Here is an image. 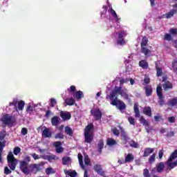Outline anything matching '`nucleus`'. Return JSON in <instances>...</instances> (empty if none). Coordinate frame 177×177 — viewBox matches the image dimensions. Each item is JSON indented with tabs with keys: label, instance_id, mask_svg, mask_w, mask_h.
Listing matches in <instances>:
<instances>
[{
	"label": "nucleus",
	"instance_id": "nucleus-1",
	"mask_svg": "<svg viewBox=\"0 0 177 177\" xmlns=\"http://www.w3.org/2000/svg\"><path fill=\"white\" fill-rule=\"evenodd\" d=\"M122 87L121 86H115V89L112 91L109 95H106V100L111 101V104L112 106H118L120 111H124L125 109H127V105L122 100H118V94L121 95L122 92Z\"/></svg>",
	"mask_w": 177,
	"mask_h": 177
},
{
	"label": "nucleus",
	"instance_id": "nucleus-2",
	"mask_svg": "<svg viewBox=\"0 0 177 177\" xmlns=\"http://www.w3.org/2000/svg\"><path fill=\"white\" fill-rule=\"evenodd\" d=\"M19 168L25 175H28L29 174H37L42 171V166L39 164H32L30 165L28 167V162L26 161H21L19 165Z\"/></svg>",
	"mask_w": 177,
	"mask_h": 177
},
{
	"label": "nucleus",
	"instance_id": "nucleus-3",
	"mask_svg": "<svg viewBox=\"0 0 177 177\" xmlns=\"http://www.w3.org/2000/svg\"><path fill=\"white\" fill-rule=\"evenodd\" d=\"M7 161L8 165L11 171H15L17 165V159L15 158V156L12 152H9L7 156Z\"/></svg>",
	"mask_w": 177,
	"mask_h": 177
},
{
	"label": "nucleus",
	"instance_id": "nucleus-4",
	"mask_svg": "<svg viewBox=\"0 0 177 177\" xmlns=\"http://www.w3.org/2000/svg\"><path fill=\"white\" fill-rule=\"evenodd\" d=\"M149 39H147L146 37H144L141 41V53H144L145 56H150V54L151 53V50L146 48Z\"/></svg>",
	"mask_w": 177,
	"mask_h": 177
},
{
	"label": "nucleus",
	"instance_id": "nucleus-5",
	"mask_svg": "<svg viewBox=\"0 0 177 177\" xmlns=\"http://www.w3.org/2000/svg\"><path fill=\"white\" fill-rule=\"evenodd\" d=\"M1 122L4 125H13L16 122V118L15 116L6 114L1 118Z\"/></svg>",
	"mask_w": 177,
	"mask_h": 177
},
{
	"label": "nucleus",
	"instance_id": "nucleus-6",
	"mask_svg": "<svg viewBox=\"0 0 177 177\" xmlns=\"http://www.w3.org/2000/svg\"><path fill=\"white\" fill-rule=\"evenodd\" d=\"M168 77L167 76L162 77V82H164L162 84V88L164 91H169V89H172L174 88V85L171 82L168 81Z\"/></svg>",
	"mask_w": 177,
	"mask_h": 177
},
{
	"label": "nucleus",
	"instance_id": "nucleus-7",
	"mask_svg": "<svg viewBox=\"0 0 177 177\" xmlns=\"http://www.w3.org/2000/svg\"><path fill=\"white\" fill-rule=\"evenodd\" d=\"M91 114L94 117L95 121H100L103 115L102 113V111H100V109H99L95 110L91 109Z\"/></svg>",
	"mask_w": 177,
	"mask_h": 177
},
{
	"label": "nucleus",
	"instance_id": "nucleus-8",
	"mask_svg": "<svg viewBox=\"0 0 177 177\" xmlns=\"http://www.w3.org/2000/svg\"><path fill=\"white\" fill-rule=\"evenodd\" d=\"M93 170L95 172H97L98 175L100 176L106 177V172L103 171V168H102V165L99 164H95L93 166Z\"/></svg>",
	"mask_w": 177,
	"mask_h": 177
},
{
	"label": "nucleus",
	"instance_id": "nucleus-9",
	"mask_svg": "<svg viewBox=\"0 0 177 177\" xmlns=\"http://www.w3.org/2000/svg\"><path fill=\"white\" fill-rule=\"evenodd\" d=\"M124 37H127V32L123 30L118 33V39L117 41L118 45H125Z\"/></svg>",
	"mask_w": 177,
	"mask_h": 177
},
{
	"label": "nucleus",
	"instance_id": "nucleus-10",
	"mask_svg": "<svg viewBox=\"0 0 177 177\" xmlns=\"http://www.w3.org/2000/svg\"><path fill=\"white\" fill-rule=\"evenodd\" d=\"M120 129H121V140L123 145H127L128 143V140H129V137H128V134H127V132H125V131L122 130V128H121V127H120Z\"/></svg>",
	"mask_w": 177,
	"mask_h": 177
},
{
	"label": "nucleus",
	"instance_id": "nucleus-11",
	"mask_svg": "<svg viewBox=\"0 0 177 177\" xmlns=\"http://www.w3.org/2000/svg\"><path fill=\"white\" fill-rule=\"evenodd\" d=\"M59 115L61 118H62L63 121H67L71 119V113H70V112L61 111Z\"/></svg>",
	"mask_w": 177,
	"mask_h": 177
},
{
	"label": "nucleus",
	"instance_id": "nucleus-12",
	"mask_svg": "<svg viewBox=\"0 0 177 177\" xmlns=\"http://www.w3.org/2000/svg\"><path fill=\"white\" fill-rule=\"evenodd\" d=\"M93 141V133H84V142L92 143Z\"/></svg>",
	"mask_w": 177,
	"mask_h": 177
},
{
	"label": "nucleus",
	"instance_id": "nucleus-13",
	"mask_svg": "<svg viewBox=\"0 0 177 177\" xmlns=\"http://www.w3.org/2000/svg\"><path fill=\"white\" fill-rule=\"evenodd\" d=\"M42 138H52V131H50V129L49 128L45 127V129L43 130L41 133Z\"/></svg>",
	"mask_w": 177,
	"mask_h": 177
},
{
	"label": "nucleus",
	"instance_id": "nucleus-14",
	"mask_svg": "<svg viewBox=\"0 0 177 177\" xmlns=\"http://www.w3.org/2000/svg\"><path fill=\"white\" fill-rule=\"evenodd\" d=\"M165 168V165L162 162H160L156 165V171L158 174L162 173Z\"/></svg>",
	"mask_w": 177,
	"mask_h": 177
},
{
	"label": "nucleus",
	"instance_id": "nucleus-15",
	"mask_svg": "<svg viewBox=\"0 0 177 177\" xmlns=\"http://www.w3.org/2000/svg\"><path fill=\"white\" fill-rule=\"evenodd\" d=\"M51 124L53 127H57L60 124V118L59 116H54L51 118Z\"/></svg>",
	"mask_w": 177,
	"mask_h": 177
},
{
	"label": "nucleus",
	"instance_id": "nucleus-16",
	"mask_svg": "<svg viewBox=\"0 0 177 177\" xmlns=\"http://www.w3.org/2000/svg\"><path fill=\"white\" fill-rule=\"evenodd\" d=\"M142 113L145 115H147V117H151V115H152L151 107H150V106H145V107H144Z\"/></svg>",
	"mask_w": 177,
	"mask_h": 177
},
{
	"label": "nucleus",
	"instance_id": "nucleus-17",
	"mask_svg": "<svg viewBox=\"0 0 177 177\" xmlns=\"http://www.w3.org/2000/svg\"><path fill=\"white\" fill-rule=\"evenodd\" d=\"M135 160V156L132 153H128L124 159V164H127V162H132Z\"/></svg>",
	"mask_w": 177,
	"mask_h": 177
},
{
	"label": "nucleus",
	"instance_id": "nucleus-18",
	"mask_svg": "<svg viewBox=\"0 0 177 177\" xmlns=\"http://www.w3.org/2000/svg\"><path fill=\"white\" fill-rule=\"evenodd\" d=\"M104 147V141L101 139L99 140L97 144V151L100 154H102V150H103Z\"/></svg>",
	"mask_w": 177,
	"mask_h": 177
},
{
	"label": "nucleus",
	"instance_id": "nucleus-19",
	"mask_svg": "<svg viewBox=\"0 0 177 177\" xmlns=\"http://www.w3.org/2000/svg\"><path fill=\"white\" fill-rule=\"evenodd\" d=\"M145 89L146 96L149 97V96L153 95V87H151V86H147L145 87Z\"/></svg>",
	"mask_w": 177,
	"mask_h": 177
},
{
	"label": "nucleus",
	"instance_id": "nucleus-20",
	"mask_svg": "<svg viewBox=\"0 0 177 177\" xmlns=\"http://www.w3.org/2000/svg\"><path fill=\"white\" fill-rule=\"evenodd\" d=\"M140 67H142L143 70H147L149 68V62L146 60H141L139 62Z\"/></svg>",
	"mask_w": 177,
	"mask_h": 177
},
{
	"label": "nucleus",
	"instance_id": "nucleus-21",
	"mask_svg": "<svg viewBox=\"0 0 177 177\" xmlns=\"http://www.w3.org/2000/svg\"><path fill=\"white\" fill-rule=\"evenodd\" d=\"M167 106H170L171 107H175L177 106V97H175L167 102Z\"/></svg>",
	"mask_w": 177,
	"mask_h": 177
},
{
	"label": "nucleus",
	"instance_id": "nucleus-22",
	"mask_svg": "<svg viewBox=\"0 0 177 177\" xmlns=\"http://www.w3.org/2000/svg\"><path fill=\"white\" fill-rule=\"evenodd\" d=\"M177 9L171 10L169 12L165 15L166 19H171L174 17V15H176Z\"/></svg>",
	"mask_w": 177,
	"mask_h": 177
},
{
	"label": "nucleus",
	"instance_id": "nucleus-23",
	"mask_svg": "<svg viewBox=\"0 0 177 177\" xmlns=\"http://www.w3.org/2000/svg\"><path fill=\"white\" fill-rule=\"evenodd\" d=\"M77 158H78L79 164L80 165V167L82 168V169H85V168H86V167L84 165V160L82 159L83 158L82 154L78 153L77 154Z\"/></svg>",
	"mask_w": 177,
	"mask_h": 177
},
{
	"label": "nucleus",
	"instance_id": "nucleus-24",
	"mask_svg": "<svg viewBox=\"0 0 177 177\" xmlns=\"http://www.w3.org/2000/svg\"><path fill=\"white\" fill-rule=\"evenodd\" d=\"M154 149L153 148H145L144 151L143 157H149L152 153H153Z\"/></svg>",
	"mask_w": 177,
	"mask_h": 177
},
{
	"label": "nucleus",
	"instance_id": "nucleus-25",
	"mask_svg": "<svg viewBox=\"0 0 177 177\" xmlns=\"http://www.w3.org/2000/svg\"><path fill=\"white\" fill-rule=\"evenodd\" d=\"M133 110L135 113V117L137 118H140V111H139V106L138 104H134Z\"/></svg>",
	"mask_w": 177,
	"mask_h": 177
},
{
	"label": "nucleus",
	"instance_id": "nucleus-26",
	"mask_svg": "<svg viewBox=\"0 0 177 177\" xmlns=\"http://www.w3.org/2000/svg\"><path fill=\"white\" fill-rule=\"evenodd\" d=\"M73 97H75V99H77V100H81V99H82V97H84V93H82V91H77L73 95Z\"/></svg>",
	"mask_w": 177,
	"mask_h": 177
},
{
	"label": "nucleus",
	"instance_id": "nucleus-27",
	"mask_svg": "<svg viewBox=\"0 0 177 177\" xmlns=\"http://www.w3.org/2000/svg\"><path fill=\"white\" fill-rule=\"evenodd\" d=\"M64 131L68 136H73V135H74V131H73V129H71V127L68 126L65 127Z\"/></svg>",
	"mask_w": 177,
	"mask_h": 177
},
{
	"label": "nucleus",
	"instance_id": "nucleus-28",
	"mask_svg": "<svg viewBox=\"0 0 177 177\" xmlns=\"http://www.w3.org/2000/svg\"><path fill=\"white\" fill-rule=\"evenodd\" d=\"M65 103L68 106H74V104H75V100H74V98H73V97L66 98L65 100Z\"/></svg>",
	"mask_w": 177,
	"mask_h": 177
},
{
	"label": "nucleus",
	"instance_id": "nucleus-29",
	"mask_svg": "<svg viewBox=\"0 0 177 177\" xmlns=\"http://www.w3.org/2000/svg\"><path fill=\"white\" fill-rule=\"evenodd\" d=\"M71 162V158L68 156H64L62 158V164L63 165H68Z\"/></svg>",
	"mask_w": 177,
	"mask_h": 177
},
{
	"label": "nucleus",
	"instance_id": "nucleus-30",
	"mask_svg": "<svg viewBox=\"0 0 177 177\" xmlns=\"http://www.w3.org/2000/svg\"><path fill=\"white\" fill-rule=\"evenodd\" d=\"M110 13L113 16V17L115 19L116 23H118L120 21V18H118V15H117V13L113 8L110 9Z\"/></svg>",
	"mask_w": 177,
	"mask_h": 177
},
{
	"label": "nucleus",
	"instance_id": "nucleus-31",
	"mask_svg": "<svg viewBox=\"0 0 177 177\" xmlns=\"http://www.w3.org/2000/svg\"><path fill=\"white\" fill-rule=\"evenodd\" d=\"M127 91L128 90L125 88L124 91L123 90L120 93V96H122L125 100H129V95L127 93Z\"/></svg>",
	"mask_w": 177,
	"mask_h": 177
},
{
	"label": "nucleus",
	"instance_id": "nucleus-32",
	"mask_svg": "<svg viewBox=\"0 0 177 177\" xmlns=\"http://www.w3.org/2000/svg\"><path fill=\"white\" fill-rule=\"evenodd\" d=\"M93 129V124H89L84 129V133H91V131Z\"/></svg>",
	"mask_w": 177,
	"mask_h": 177
},
{
	"label": "nucleus",
	"instance_id": "nucleus-33",
	"mask_svg": "<svg viewBox=\"0 0 177 177\" xmlns=\"http://www.w3.org/2000/svg\"><path fill=\"white\" fill-rule=\"evenodd\" d=\"M64 172H65V175H68L71 177L77 176V171H70L68 170H64Z\"/></svg>",
	"mask_w": 177,
	"mask_h": 177
},
{
	"label": "nucleus",
	"instance_id": "nucleus-34",
	"mask_svg": "<svg viewBox=\"0 0 177 177\" xmlns=\"http://www.w3.org/2000/svg\"><path fill=\"white\" fill-rule=\"evenodd\" d=\"M106 145L108 146H114L117 145V141L112 138H109L106 142Z\"/></svg>",
	"mask_w": 177,
	"mask_h": 177
},
{
	"label": "nucleus",
	"instance_id": "nucleus-35",
	"mask_svg": "<svg viewBox=\"0 0 177 177\" xmlns=\"http://www.w3.org/2000/svg\"><path fill=\"white\" fill-rule=\"evenodd\" d=\"M24 106H26V103L24 102V101L21 100L18 102V110L19 111L24 110Z\"/></svg>",
	"mask_w": 177,
	"mask_h": 177
},
{
	"label": "nucleus",
	"instance_id": "nucleus-36",
	"mask_svg": "<svg viewBox=\"0 0 177 177\" xmlns=\"http://www.w3.org/2000/svg\"><path fill=\"white\" fill-rule=\"evenodd\" d=\"M156 75L158 77H161L162 75V69L160 68L157 64L156 65Z\"/></svg>",
	"mask_w": 177,
	"mask_h": 177
},
{
	"label": "nucleus",
	"instance_id": "nucleus-37",
	"mask_svg": "<svg viewBox=\"0 0 177 177\" xmlns=\"http://www.w3.org/2000/svg\"><path fill=\"white\" fill-rule=\"evenodd\" d=\"M45 172L46 175H52V174H55V169L53 167H48L45 169Z\"/></svg>",
	"mask_w": 177,
	"mask_h": 177
},
{
	"label": "nucleus",
	"instance_id": "nucleus-38",
	"mask_svg": "<svg viewBox=\"0 0 177 177\" xmlns=\"http://www.w3.org/2000/svg\"><path fill=\"white\" fill-rule=\"evenodd\" d=\"M158 104L160 107H162L165 104V100H164V95H162L160 97H158Z\"/></svg>",
	"mask_w": 177,
	"mask_h": 177
},
{
	"label": "nucleus",
	"instance_id": "nucleus-39",
	"mask_svg": "<svg viewBox=\"0 0 177 177\" xmlns=\"http://www.w3.org/2000/svg\"><path fill=\"white\" fill-rule=\"evenodd\" d=\"M156 93L158 95V97H160V96H164L162 95V88L160 86H157L156 88Z\"/></svg>",
	"mask_w": 177,
	"mask_h": 177
},
{
	"label": "nucleus",
	"instance_id": "nucleus-40",
	"mask_svg": "<svg viewBox=\"0 0 177 177\" xmlns=\"http://www.w3.org/2000/svg\"><path fill=\"white\" fill-rule=\"evenodd\" d=\"M140 122L143 125H146V127H149V122H147V120H146L143 116L140 118Z\"/></svg>",
	"mask_w": 177,
	"mask_h": 177
},
{
	"label": "nucleus",
	"instance_id": "nucleus-41",
	"mask_svg": "<svg viewBox=\"0 0 177 177\" xmlns=\"http://www.w3.org/2000/svg\"><path fill=\"white\" fill-rule=\"evenodd\" d=\"M169 32L171 35H173V37H176L177 28H170Z\"/></svg>",
	"mask_w": 177,
	"mask_h": 177
},
{
	"label": "nucleus",
	"instance_id": "nucleus-42",
	"mask_svg": "<svg viewBox=\"0 0 177 177\" xmlns=\"http://www.w3.org/2000/svg\"><path fill=\"white\" fill-rule=\"evenodd\" d=\"M131 147H134V149H138L139 147V145L138 142H135V140H132L129 143Z\"/></svg>",
	"mask_w": 177,
	"mask_h": 177
},
{
	"label": "nucleus",
	"instance_id": "nucleus-43",
	"mask_svg": "<svg viewBox=\"0 0 177 177\" xmlns=\"http://www.w3.org/2000/svg\"><path fill=\"white\" fill-rule=\"evenodd\" d=\"M57 104V102L55 98L50 99V107H55Z\"/></svg>",
	"mask_w": 177,
	"mask_h": 177
},
{
	"label": "nucleus",
	"instance_id": "nucleus-44",
	"mask_svg": "<svg viewBox=\"0 0 177 177\" xmlns=\"http://www.w3.org/2000/svg\"><path fill=\"white\" fill-rule=\"evenodd\" d=\"M111 131L115 136H120V131L117 129V127H113V129H111Z\"/></svg>",
	"mask_w": 177,
	"mask_h": 177
},
{
	"label": "nucleus",
	"instance_id": "nucleus-45",
	"mask_svg": "<svg viewBox=\"0 0 177 177\" xmlns=\"http://www.w3.org/2000/svg\"><path fill=\"white\" fill-rule=\"evenodd\" d=\"M156 161V153H153L149 158V162L153 164Z\"/></svg>",
	"mask_w": 177,
	"mask_h": 177
},
{
	"label": "nucleus",
	"instance_id": "nucleus-46",
	"mask_svg": "<svg viewBox=\"0 0 177 177\" xmlns=\"http://www.w3.org/2000/svg\"><path fill=\"white\" fill-rule=\"evenodd\" d=\"M21 151V149H20V147H16L14 148L13 153L15 156H18L19 153H20Z\"/></svg>",
	"mask_w": 177,
	"mask_h": 177
},
{
	"label": "nucleus",
	"instance_id": "nucleus-47",
	"mask_svg": "<svg viewBox=\"0 0 177 177\" xmlns=\"http://www.w3.org/2000/svg\"><path fill=\"white\" fill-rule=\"evenodd\" d=\"M55 139H64V134L63 133H58L55 134Z\"/></svg>",
	"mask_w": 177,
	"mask_h": 177
},
{
	"label": "nucleus",
	"instance_id": "nucleus-48",
	"mask_svg": "<svg viewBox=\"0 0 177 177\" xmlns=\"http://www.w3.org/2000/svg\"><path fill=\"white\" fill-rule=\"evenodd\" d=\"M46 160H48V161H49L50 162H52L53 160H56V156L55 155L47 156Z\"/></svg>",
	"mask_w": 177,
	"mask_h": 177
},
{
	"label": "nucleus",
	"instance_id": "nucleus-49",
	"mask_svg": "<svg viewBox=\"0 0 177 177\" xmlns=\"http://www.w3.org/2000/svg\"><path fill=\"white\" fill-rule=\"evenodd\" d=\"M143 175L144 177H151V176H150V171H149V169H145L143 170Z\"/></svg>",
	"mask_w": 177,
	"mask_h": 177
},
{
	"label": "nucleus",
	"instance_id": "nucleus-50",
	"mask_svg": "<svg viewBox=\"0 0 177 177\" xmlns=\"http://www.w3.org/2000/svg\"><path fill=\"white\" fill-rule=\"evenodd\" d=\"M154 120L156 122H158L162 120V116H161L160 113H158V115L154 116Z\"/></svg>",
	"mask_w": 177,
	"mask_h": 177
},
{
	"label": "nucleus",
	"instance_id": "nucleus-51",
	"mask_svg": "<svg viewBox=\"0 0 177 177\" xmlns=\"http://www.w3.org/2000/svg\"><path fill=\"white\" fill-rule=\"evenodd\" d=\"M165 39L166 41H172V36L169 33H166L165 35Z\"/></svg>",
	"mask_w": 177,
	"mask_h": 177
},
{
	"label": "nucleus",
	"instance_id": "nucleus-52",
	"mask_svg": "<svg viewBox=\"0 0 177 177\" xmlns=\"http://www.w3.org/2000/svg\"><path fill=\"white\" fill-rule=\"evenodd\" d=\"M55 151L58 154H60L61 153H63L64 151V148H63V147H59L58 148H55Z\"/></svg>",
	"mask_w": 177,
	"mask_h": 177
},
{
	"label": "nucleus",
	"instance_id": "nucleus-53",
	"mask_svg": "<svg viewBox=\"0 0 177 177\" xmlns=\"http://www.w3.org/2000/svg\"><path fill=\"white\" fill-rule=\"evenodd\" d=\"M84 164L86 165H89L91 164V159H89L88 155L84 156Z\"/></svg>",
	"mask_w": 177,
	"mask_h": 177
},
{
	"label": "nucleus",
	"instance_id": "nucleus-54",
	"mask_svg": "<svg viewBox=\"0 0 177 177\" xmlns=\"http://www.w3.org/2000/svg\"><path fill=\"white\" fill-rule=\"evenodd\" d=\"M128 121L131 125H135V118H133V117L129 116L128 118Z\"/></svg>",
	"mask_w": 177,
	"mask_h": 177
},
{
	"label": "nucleus",
	"instance_id": "nucleus-55",
	"mask_svg": "<svg viewBox=\"0 0 177 177\" xmlns=\"http://www.w3.org/2000/svg\"><path fill=\"white\" fill-rule=\"evenodd\" d=\"M62 142L60 141H57L53 143V146L54 147H55V149H57L58 147H62Z\"/></svg>",
	"mask_w": 177,
	"mask_h": 177
},
{
	"label": "nucleus",
	"instance_id": "nucleus-56",
	"mask_svg": "<svg viewBox=\"0 0 177 177\" xmlns=\"http://www.w3.org/2000/svg\"><path fill=\"white\" fill-rule=\"evenodd\" d=\"M127 82H129V79L128 78H122L120 80V85H122L123 84H127Z\"/></svg>",
	"mask_w": 177,
	"mask_h": 177
},
{
	"label": "nucleus",
	"instance_id": "nucleus-57",
	"mask_svg": "<svg viewBox=\"0 0 177 177\" xmlns=\"http://www.w3.org/2000/svg\"><path fill=\"white\" fill-rule=\"evenodd\" d=\"M21 135L25 136V135H27L28 133V130L27 129V128L24 127L21 129Z\"/></svg>",
	"mask_w": 177,
	"mask_h": 177
},
{
	"label": "nucleus",
	"instance_id": "nucleus-58",
	"mask_svg": "<svg viewBox=\"0 0 177 177\" xmlns=\"http://www.w3.org/2000/svg\"><path fill=\"white\" fill-rule=\"evenodd\" d=\"M4 174L5 175H10V174H12V171L9 169V167H4Z\"/></svg>",
	"mask_w": 177,
	"mask_h": 177
},
{
	"label": "nucleus",
	"instance_id": "nucleus-59",
	"mask_svg": "<svg viewBox=\"0 0 177 177\" xmlns=\"http://www.w3.org/2000/svg\"><path fill=\"white\" fill-rule=\"evenodd\" d=\"M166 136H167V138H172V137L175 136V132L170 131L166 134Z\"/></svg>",
	"mask_w": 177,
	"mask_h": 177
},
{
	"label": "nucleus",
	"instance_id": "nucleus-60",
	"mask_svg": "<svg viewBox=\"0 0 177 177\" xmlns=\"http://www.w3.org/2000/svg\"><path fill=\"white\" fill-rule=\"evenodd\" d=\"M68 92L71 93V92H75V86H71L69 88L67 89Z\"/></svg>",
	"mask_w": 177,
	"mask_h": 177
},
{
	"label": "nucleus",
	"instance_id": "nucleus-61",
	"mask_svg": "<svg viewBox=\"0 0 177 177\" xmlns=\"http://www.w3.org/2000/svg\"><path fill=\"white\" fill-rule=\"evenodd\" d=\"M5 138H6V134L5 133H0V141L5 140Z\"/></svg>",
	"mask_w": 177,
	"mask_h": 177
},
{
	"label": "nucleus",
	"instance_id": "nucleus-62",
	"mask_svg": "<svg viewBox=\"0 0 177 177\" xmlns=\"http://www.w3.org/2000/svg\"><path fill=\"white\" fill-rule=\"evenodd\" d=\"M167 120L171 124H174V122H175V121H176L175 117H174V116L169 117Z\"/></svg>",
	"mask_w": 177,
	"mask_h": 177
},
{
	"label": "nucleus",
	"instance_id": "nucleus-63",
	"mask_svg": "<svg viewBox=\"0 0 177 177\" xmlns=\"http://www.w3.org/2000/svg\"><path fill=\"white\" fill-rule=\"evenodd\" d=\"M149 82H150V77H145L144 78V83H145L146 85H147V84H149Z\"/></svg>",
	"mask_w": 177,
	"mask_h": 177
},
{
	"label": "nucleus",
	"instance_id": "nucleus-64",
	"mask_svg": "<svg viewBox=\"0 0 177 177\" xmlns=\"http://www.w3.org/2000/svg\"><path fill=\"white\" fill-rule=\"evenodd\" d=\"M32 157H33L34 160H39V156L37 155V153H32L30 154Z\"/></svg>",
	"mask_w": 177,
	"mask_h": 177
}]
</instances>
